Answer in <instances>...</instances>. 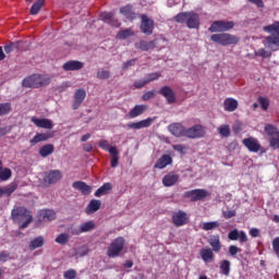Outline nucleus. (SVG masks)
<instances>
[{"instance_id":"obj_64","label":"nucleus","mask_w":279,"mask_h":279,"mask_svg":"<svg viewBox=\"0 0 279 279\" xmlns=\"http://www.w3.org/2000/svg\"><path fill=\"white\" fill-rule=\"evenodd\" d=\"M136 63V59H132L123 64V70L129 69L130 66H133Z\"/></svg>"},{"instance_id":"obj_46","label":"nucleus","mask_w":279,"mask_h":279,"mask_svg":"<svg viewBox=\"0 0 279 279\" xmlns=\"http://www.w3.org/2000/svg\"><path fill=\"white\" fill-rule=\"evenodd\" d=\"M17 189V183L12 182L10 185L4 186V195L10 196Z\"/></svg>"},{"instance_id":"obj_42","label":"nucleus","mask_w":279,"mask_h":279,"mask_svg":"<svg viewBox=\"0 0 279 279\" xmlns=\"http://www.w3.org/2000/svg\"><path fill=\"white\" fill-rule=\"evenodd\" d=\"M12 108L10 102L0 104V117L9 114Z\"/></svg>"},{"instance_id":"obj_56","label":"nucleus","mask_w":279,"mask_h":279,"mask_svg":"<svg viewBox=\"0 0 279 279\" xmlns=\"http://www.w3.org/2000/svg\"><path fill=\"white\" fill-rule=\"evenodd\" d=\"M148 84V82H147V80L145 78V80H140V81H135L134 82V86L136 87V88H143L144 86H146Z\"/></svg>"},{"instance_id":"obj_10","label":"nucleus","mask_w":279,"mask_h":279,"mask_svg":"<svg viewBox=\"0 0 279 279\" xmlns=\"http://www.w3.org/2000/svg\"><path fill=\"white\" fill-rule=\"evenodd\" d=\"M141 19V31L147 36L153 35L155 29V22L151 19H149L146 14H143Z\"/></svg>"},{"instance_id":"obj_34","label":"nucleus","mask_w":279,"mask_h":279,"mask_svg":"<svg viewBox=\"0 0 279 279\" xmlns=\"http://www.w3.org/2000/svg\"><path fill=\"white\" fill-rule=\"evenodd\" d=\"M40 217H43V219L46 221H53L57 217V214L51 209H45L40 211Z\"/></svg>"},{"instance_id":"obj_3","label":"nucleus","mask_w":279,"mask_h":279,"mask_svg":"<svg viewBox=\"0 0 279 279\" xmlns=\"http://www.w3.org/2000/svg\"><path fill=\"white\" fill-rule=\"evenodd\" d=\"M174 20L181 24L185 23L190 29L199 28L201 25L199 15L194 12H181L174 17Z\"/></svg>"},{"instance_id":"obj_29","label":"nucleus","mask_w":279,"mask_h":279,"mask_svg":"<svg viewBox=\"0 0 279 279\" xmlns=\"http://www.w3.org/2000/svg\"><path fill=\"white\" fill-rule=\"evenodd\" d=\"M101 202L99 199H93L85 209L86 215H93L100 208Z\"/></svg>"},{"instance_id":"obj_5","label":"nucleus","mask_w":279,"mask_h":279,"mask_svg":"<svg viewBox=\"0 0 279 279\" xmlns=\"http://www.w3.org/2000/svg\"><path fill=\"white\" fill-rule=\"evenodd\" d=\"M211 41L219 44L220 46H230L236 45L240 41V38L235 35L222 33V34H214L210 37Z\"/></svg>"},{"instance_id":"obj_14","label":"nucleus","mask_w":279,"mask_h":279,"mask_svg":"<svg viewBox=\"0 0 279 279\" xmlns=\"http://www.w3.org/2000/svg\"><path fill=\"white\" fill-rule=\"evenodd\" d=\"M61 178H62V173L60 170H52L46 173L44 178V182L45 184L50 185V184L57 183L59 180H61Z\"/></svg>"},{"instance_id":"obj_39","label":"nucleus","mask_w":279,"mask_h":279,"mask_svg":"<svg viewBox=\"0 0 279 279\" xmlns=\"http://www.w3.org/2000/svg\"><path fill=\"white\" fill-rule=\"evenodd\" d=\"M257 102L264 111H267L270 106V100L267 97L259 96Z\"/></svg>"},{"instance_id":"obj_37","label":"nucleus","mask_w":279,"mask_h":279,"mask_svg":"<svg viewBox=\"0 0 279 279\" xmlns=\"http://www.w3.org/2000/svg\"><path fill=\"white\" fill-rule=\"evenodd\" d=\"M54 150V146L52 144H47L44 145L40 149H39V155L41 157H47L49 155H51Z\"/></svg>"},{"instance_id":"obj_41","label":"nucleus","mask_w":279,"mask_h":279,"mask_svg":"<svg viewBox=\"0 0 279 279\" xmlns=\"http://www.w3.org/2000/svg\"><path fill=\"white\" fill-rule=\"evenodd\" d=\"M12 177V171L9 168L0 170V181H8Z\"/></svg>"},{"instance_id":"obj_23","label":"nucleus","mask_w":279,"mask_h":279,"mask_svg":"<svg viewBox=\"0 0 279 279\" xmlns=\"http://www.w3.org/2000/svg\"><path fill=\"white\" fill-rule=\"evenodd\" d=\"M64 71H78L81 69L84 68V63H82L81 61H68L64 63V65L62 66Z\"/></svg>"},{"instance_id":"obj_47","label":"nucleus","mask_w":279,"mask_h":279,"mask_svg":"<svg viewBox=\"0 0 279 279\" xmlns=\"http://www.w3.org/2000/svg\"><path fill=\"white\" fill-rule=\"evenodd\" d=\"M254 54L256 57H262L263 59H266V58H270L271 57V52L270 51H266L264 48L262 49H258L254 52Z\"/></svg>"},{"instance_id":"obj_61","label":"nucleus","mask_w":279,"mask_h":279,"mask_svg":"<svg viewBox=\"0 0 279 279\" xmlns=\"http://www.w3.org/2000/svg\"><path fill=\"white\" fill-rule=\"evenodd\" d=\"M12 128L11 126H4L0 128V137L9 134L11 132Z\"/></svg>"},{"instance_id":"obj_58","label":"nucleus","mask_w":279,"mask_h":279,"mask_svg":"<svg viewBox=\"0 0 279 279\" xmlns=\"http://www.w3.org/2000/svg\"><path fill=\"white\" fill-rule=\"evenodd\" d=\"M239 252H241V248H239L238 246H234V245L229 246V254H231V256H236Z\"/></svg>"},{"instance_id":"obj_16","label":"nucleus","mask_w":279,"mask_h":279,"mask_svg":"<svg viewBox=\"0 0 279 279\" xmlns=\"http://www.w3.org/2000/svg\"><path fill=\"white\" fill-rule=\"evenodd\" d=\"M85 98H86L85 89H83V88L77 89L74 94V101L72 105L73 109L77 110L81 107V105L83 104V101L85 100Z\"/></svg>"},{"instance_id":"obj_4","label":"nucleus","mask_w":279,"mask_h":279,"mask_svg":"<svg viewBox=\"0 0 279 279\" xmlns=\"http://www.w3.org/2000/svg\"><path fill=\"white\" fill-rule=\"evenodd\" d=\"M51 78L48 75L34 74L23 80L22 85L26 88H39L49 85Z\"/></svg>"},{"instance_id":"obj_22","label":"nucleus","mask_w":279,"mask_h":279,"mask_svg":"<svg viewBox=\"0 0 279 279\" xmlns=\"http://www.w3.org/2000/svg\"><path fill=\"white\" fill-rule=\"evenodd\" d=\"M120 13L123 14L129 21H134L137 17V14L134 12L131 4L121 8Z\"/></svg>"},{"instance_id":"obj_59","label":"nucleus","mask_w":279,"mask_h":279,"mask_svg":"<svg viewBox=\"0 0 279 279\" xmlns=\"http://www.w3.org/2000/svg\"><path fill=\"white\" fill-rule=\"evenodd\" d=\"M238 240H240V243H246L247 242V235L244 231H240L238 235Z\"/></svg>"},{"instance_id":"obj_35","label":"nucleus","mask_w":279,"mask_h":279,"mask_svg":"<svg viewBox=\"0 0 279 279\" xmlns=\"http://www.w3.org/2000/svg\"><path fill=\"white\" fill-rule=\"evenodd\" d=\"M230 271H231L230 260L225 259L220 262V274H222V276H230Z\"/></svg>"},{"instance_id":"obj_50","label":"nucleus","mask_w":279,"mask_h":279,"mask_svg":"<svg viewBox=\"0 0 279 279\" xmlns=\"http://www.w3.org/2000/svg\"><path fill=\"white\" fill-rule=\"evenodd\" d=\"M110 72L109 71H106V70H100V71H98V73H97V77L99 78V80H108L109 77H110Z\"/></svg>"},{"instance_id":"obj_40","label":"nucleus","mask_w":279,"mask_h":279,"mask_svg":"<svg viewBox=\"0 0 279 279\" xmlns=\"http://www.w3.org/2000/svg\"><path fill=\"white\" fill-rule=\"evenodd\" d=\"M131 36H134V32L131 28H128V29L120 31L117 35V38L124 40Z\"/></svg>"},{"instance_id":"obj_1","label":"nucleus","mask_w":279,"mask_h":279,"mask_svg":"<svg viewBox=\"0 0 279 279\" xmlns=\"http://www.w3.org/2000/svg\"><path fill=\"white\" fill-rule=\"evenodd\" d=\"M11 219L20 226V230H25L33 222L31 211L24 206L14 207L11 211Z\"/></svg>"},{"instance_id":"obj_7","label":"nucleus","mask_w":279,"mask_h":279,"mask_svg":"<svg viewBox=\"0 0 279 279\" xmlns=\"http://www.w3.org/2000/svg\"><path fill=\"white\" fill-rule=\"evenodd\" d=\"M208 195L209 193L207 190L196 189V190L185 191V193H183V198H189L190 202H198V201H203Z\"/></svg>"},{"instance_id":"obj_13","label":"nucleus","mask_w":279,"mask_h":279,"mask_svg":"<svg viewBox=\"0 0 279 279\" xmlns=\"http://www.w3.org/2000/svg\"><path fill=\"white\" fill-rule=\"evenodd\" d=\"M158 41H159L158 38H156L151 41L141 40L135 44V48L138 50H142V51L154 50L158 46Z\"/></svg>"},{"instance_id":"obj_55","label":"nucleus","mask_w":279,"mask_h":279,"mask_svg":"<svg viewBox=\"0 0 279 279\" xmlns=\"http://www.w3.org/2000/svg\"><path fill=\"white\" fill-rule=\"evenodd\" d=\"M101 19L107 23H111V21L113 20V13H102Z\"/></svg>"},{"instance_id":"obj_53","label":"nucleus","mask_w":279,"mask_h":279,"mask_svg":"<svg viewBox=\"0 0 279 279\" xmlns=\"http://www.w3.org/2000/svg\"><path fill=\"white\" fill-rule=\"evenodd\" d=\"M64 278L66 279H75L76 278V270L75 269H69L64 272Z\"/></svg>"},{"instance_id":"obj_33","label":"nucleus","mask_w":279,"mask_h":279,"mask_svg":"<svg viewBox=\"0 0 279 279\" xmlns=\"http://www.w3.org/2000/svg\"><path fill=\"white\" fill-rule=\"evenodd\" d=\"M110 157H111V167L116 168L119 165V151L117 147L112 146L109 149Z\"/></svg>"},{"instance_id":"obj_60","label":"nucleus","mask_w":279,"mask_h":279,"mask_svg":"<svg viewBox=\"0 0 279 279\" xmlns=\"http://www.w3.org/2000/svg\"><path fill=\"white\" fill-rule=\"evenodd\" d=\"M17 48V44L16 43H11L10 45L4 47V51L7 53H10L13 51V49Z\"/></svg>"},{"instance_id":"obj_15","label":"nucleus","mask_w":279,"mask_h":279,"mask_svg":"<svg viewBox=\"0 0 279 279\" xmlns=\"http://www.w3.org/2000/svg\"><path fill=\"white\" fill-rule=\"evenodd\" d=\"M242 144H244L248 148V150L253 151V153H258L262 148L258 141L254 137H248V138L242 140Z\"/></svg>"},{"instance_id":"obj_21","label":"nucleus","mask_w":279,"mask_h":279,"mask_svg":"<svg viewBox=\"0 0 279 279\" xmlns=\"http://www.w3.org/2000/svg\"><path fill=\"white\" fill-rule=\"evenodd\" d=\"M180 179V175L174 173V172H170L168 174H166L162 179V183L165 186L169 187L174 185Z\"/></svg>"},{"instance_id":"obj_62","label":"nucleus","mask_w":279,"mask_h":279,"mask_svg":"<svg viewBox=\"0 0 279 279\" xmlns=\"http://www.w3.org/2000/svg\"><path fill=\"white\" fill-rule=\"evenodd\" d=\"M99 147L102 148L104 150H108V151H109V149H110L109 143H108V141H106V140L100 141Z\"/></svg>"},{"instance_id":"obj_6","label":"nucleus","mask_w":279,"mask_h":279,"mask_svg":"<svg viewBox=\"0 0 279 279\" xmlns=\"http://www.w3.org/2000/svg\"><path fill=\"white\" fill-rule=\"evenodd\" d=\"M265 132L269 136V146L274 149L279 148V130L272 124L265 125Z\"/></svg>"},{"instance_id":"obj_19","label":"nucleus","mask_w":279,"mask_h":279,"mask_svg":"<svg viewBox=\"0 0 279 279\" xmlns=\"http://www.w3.org/2000/svg\"><path fill=\"white\" fill-rule=\"evenodd\" d=\"M73 187L75 190L81 191L83 195H89L93 191V187L88 185L86 182L83 181H76L73 183Z\"/></svg>"},{"instance_id":"obj_28","label":"nucleus","mask_w":279,"mask_h":279,"mask_svg":"<svg viewBox=\"0 0 279 279\" xmlns=\"http://www.w3.org/2000/svg\"><path fill=\"white\" fill-rule=\"evenodd\" d=\"M53 137V134L50 133V132H47V133H38L34 136V138H32L29 141L31 144H37V143H40V142H45L49 138Z\"/></svg>"},{"instance_id":"obj_45","label":"nucleus","mask_w":279,"mask_h":279,"mask_svg":"<svg viewBox=\"0 0 279 279\" xmlns=\"http://www.w3.org/2000/svg\"><path fill=\"white\" fill-rule=\"evenodd\" d=\"M218 133H220V135H222V137H228L231 135V130L229 125H222L220 128H218Z\"/></svg>"},{"instance_id":"obj_49","label":"nucleus","mask_w":279,"mask_h":279,"mask_svg":"<svg viewBox=\"0 0 279 279\" xmlns=\"http://www.w3.org/2000/svg\"><path fill=\"white\" fill-rule=\"evenodd\" d=\"M156 95H157V92H156V90H149V92H147V93H145V94L143 95L142 99H143L144 101H148L149 99L155 98Z\"/></svg>"},{"instance_id":"obj_52","label":"nucleus","mask_w":279,"mask_h":279,"mask_svg":"<svg viewBox=\"0 0 279 279\" xmlns=\"http://www.w3.org/2000/svg\"><path fill=\"white\" fill-rule=\"evenodd\" d=\"M229 241H239V231L236 229L229 232Z\"/></svg>"},{"instance_id":"obj_44","label":"nucleus","mask_w":279,"mask_h":279,"mask_svg":"<svg viewBox=\"0 0 279 279\" xmlns=\"http://www.w3.org/2000/svg\"><path fill=\"white\" fill-rule=\"evenodd\" d=\"M219 222L218 221H211V222H205L203 223V230L209 231V230H215V228H219Z\"/></svg>"},{"instance_id":"obj_57","label":"nucleus","mask_w":279,"mask_h":279,"mask_svg":"<svg viewBox=\"0 0 279 279\" xmlns=\"http://www.w3.org/2000/svg\"><path fill=\"white\" fill-rule=\"evenodd\" d=\"M44 243H45V240H44V238L40 235V236L35 238V239L31 242V245H44Z\"/></svg>"},{"instance_id":"obj_9","label":"nucleus","mask_w":279,"mask_h":279,"mask_svg":"<svg viewBox=\"0 0 279 279\" xmlns=\"http://www.w3.org/2000/svg\"><path fill=\"white\" fill-rule=\"evenodd\" d=\"M172 223L175 226V228H182V226H187V223H190L189 214L181 209L172 213Z\"/></svg>"},{"instance_id":"obj_32","label":"nucleus","mask_w":279,"mask_h":279,"mask_svg":"<svg viewBox=\"0 0 279 279\" xmlns=\"http://www.w3.org/2000/svg\"><path fill=\"white\" fill-rule=\"evenodd\" d=\"M112 190V184L110 182L104 183L96 192L95 196L100 197L101 195H107Z\"/></svg>"},{"instance_id":"obj_36","label":"nucleus","mask_w":279,"mask_h":279,"mask_svg":"<svg viewBox=\"0 0 279 279\" xmlns=\"http://www.w3.org/2000/svg\"><path fill=\"white\" fill-rule=\"evenodd\" d=\"M201 258H203L205 263H210L214 259L213 251L210 248L201 250Z\"/></svg>"},{"instance_id":"obj_26","label":"nucleus","mask_w":279,"mask_h":279,"mask_svg":"<svg viewBox=\"0 0 279 279\" xmlns=\"http://www.w3.org/2000/svg\"><path fill=\"white\" fill-rule=\"evenodd\" d=\"M173 159L170 155H163L155 165L156 169H165L167 166L171 165Z\"/></svg>"},{"instance_id":"obj_20","label":"nucleus","mask_w":279,"mask_h":279,"mask_svg":"<svg viewBox=\"0 0 279 279\" xmlns=\"http://www.w3.org/2000/svg\"><path fill=\"white\" fill-rule=\"evenodd\" d=\"M169 131L177 137L185 136L186 133V129L181 123L171 124Z\"/></svg>"},{"instance_id":"obj_24","label":"nucleus","mask_w":279,"mask_h":279,"mask_svg":"<svg viewBox=\"0 0 279 279\" xmlns=\"http://www.w3.org/2000/svg\"><path fill=\"white\" fill-rule=\"evenodd\" d=\"M153 119L151 118H148L146 120H142L140 122H133V123H130L128 124V128L129 129H134V130H141V129H144V128H149L153 123Z\"/></svg>"},{"instance_id":"obj_48","label":"nucleus","mask_w":279,"mask_h":279,"mask_svg":"<svg viewBox=\"0 0 279 279\" xmlns=\"http://www.w3.org/2000/svg\"><path fill=\"white\" fill-rule=\"evenodd\" d=\"M160 76H161L160 72L150 73V74L147 75V77L145 80L149 84L150 82H154V81L158 80Z\"/></svg>"},{"instance_id":"obj_38","label":"nucleus","mask_w":279,"mask_h":279,"mask_svg":"<svg viewBox=\"0 0 279 279\" xmlns=\"http://www.w3.org/2000/svg\"><path fill=\"white\" fill-rule=\"evenodd\" d=\"M45 4V0H36V2L32 5L31 8V15H37L39 13V11L41 10V8Z\"/></svg>"},{"instance_id":"obj_63","label":"nucleus","mask_w":279,"mask_h":279,"mask_svg":"<svg viewBox=\"0 0 279 279\" xmlns=\"http://www.w3.org/2000/svg\"><path fill=\"white\" fill-rule=\"evenodd\" d=\"M124 243H125L124 238L120 236V238H117V239L111 243V245H124Z\"/></svg>"},{"instance_id":"obj_43","label":"nucleus","mask_w":279,"mask_h":279,"mask_svg":"<svg viewBox=\"0 0 279 279\" xmlns=\"http://www.w3.org/2000/svg\"><path fill=\"white\" fill-rule=\"evenodd\" d=\"M69 239L70 236L68 233H61L56 239V243H59V245H66V243H69Z\"/></svg>"},{"instance_id":"obj_12","label":"nucleus","mask_w":279,"mask_h":279,"mask_svg":"<svg viewBox=\"0 0 279 279\" xmlns=\"http://www.w3.org/2000/svg\"><path fill=\"white\" fill-rule=\"evenodd\" d=\"M96 228V223L93 220L83 222L80 228L73 229L72 234L75 236H78V234H85L86 232H93V230Z\"/></svg>"},{"instance_id":"obj_30","label":"nucleus","mask_w":279,"mask_h":279,"mask_svg":"<svg viewBox=\"0 0 279 279\" xmlns=\"http://www.w3.org/2000/svg\"><path fill=\"white\" fill-rule=\"evenodd\" d=\"M239 102L233 98L225 99V111L233 112L238 109Z\"/></svg>"},{"instance_id":"obj_25","label":"nucleus","mask_w":279,"mask_h":279,"mask_svg":"<svg viewBox=\"0 0 279 279\" xmlns=\"http://www.w3.org/2000/svg\"><path fill=\"white\" fill-rule=\"evenodd\" d=\"M159 94L166 97L169 104H173L175 101V95L172 88L169 86H165L159 90Z\"/></svg>"},{"instance_id":"obj_8","label":"nucleus","mask_w":279,"mask_h":279,"mask_svg":"<svg viewBox=\"0 0 279 279\" xmlns=\"http://www.w3.org/2000/svg\"><path fill=\"white\" fill-rule=\"evenodd\" d=\"M235 26L234 22L228 21H216L209 26L210 33H223L233 29Z\"/></svg>"},{"instance_id":"obj_51","label":"nucleus","mask_w":279,"mask_h":279,"mask_svg":"<svg viewBox=\"0 0 279 279\" xmlns=\"http://www.w3.org/2000/svg\"><path fill=\"white\" fill-rule=\"evenodd\" d=\"M7 260H11L10 253L7 251L0 252V263H7Z\"/></svg>"},{"instance_id":"obj_17","label":"nucleus","mask_w":279,"mask_h":279,"mask_svg":"<svg viewBox=\"0 0 279 279\" xmlns=\"http://www.w3.org/2000/svg\"><path fill=\"white\" fill-rule=\"evenodd\" d=\"M89 252V248L87 245H82L74 247L72 251H70V257L71 258H83V256H87Z\"/></svg>"},{"instance_id":"obj_54","label":"nucleus","mask_w":279,"mask_h":279,"mask_svg":"<svg viewBox=\"0 0 279 279\" xmlns=\"http://www.w3.org/2000/svg\"><path fill=\"white\" fill-rule=\"evenodd\" d=\"M222 217H225V219H232L233 217H236V211L235 210L222 211Z\"/></svg>"},{"instance_id":"obj_11","label":"nucleus","mask_w":279,"mask_h":279,"mask_svg":"<svg viewBox=\"0 0 279 279\" xmlns=\"http://www.w3.org/2000/svg\"><path fill=\"white\" fill-rule=\"evenodd\" d=\"M205 135V130L202 125L196 124L190 129H185V137L189 138H201Z\"/></svg>"},{"instance_id":"obj_27","label":"nucleus","mask_w":279,"mask_h":279,"mask_svg":"<svg viewBox=\"0 0 279 279\" xmlns=\"http://www.w3.org/2000/svg\"><path fill=\"white\" fill-rule=\"evenodd\" d=\"M121 252H123V245H110L107 251V256H109V258H118Z\"/></svg>"},{"instance_id":"obj_2","label":"nucleus","mask_w":279,"mask_h":279,"mask_svg":"<svg viewBox=\"0 0 279 279\" xmlns=\"http://www.w3.org/2000/svg\"><path fill=\"white\" fill-rule=\"evenodd\" d=\"M263 32L276 35L265 37L264 46L272 51L279 50V21L274 22L271 25L264 26Z\"/></svg>"},{"instance_id":"obj_18","label":"nucleus","mask_w":279,"mask_h":279,"mask_svg":"<svg viewBox=\"0 0 279 279\" xmlns=\"http://www.w3.org/2000/svg\"><path fill=\"white\" fill-rule=\"evenodd\" d=\"M32 122L41 129H47V130H51L53 128V123L51 120L49 119H38L36 117L32 118Z\"/></svg>"},{"instance_id":"obj_31","label":"nucleus","mask_w":279,"mask_h":279,"mask_svg":"<svg viewBox=\"0 0 279 279\" xmlns=\"http://www.w3.org/2000/svg\"><path fill=\"white\" fill-rule=\"evenodd\" d=\"M148 107L146 105H136L131 111L130 117L132 119L137 118L138 116L143 114Z\"/></svg>"}]
</instances>
